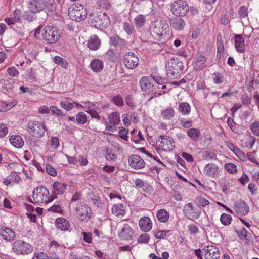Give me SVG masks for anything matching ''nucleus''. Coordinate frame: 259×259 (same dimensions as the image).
I'll return each mask as SVG.
<instances>
[{
    "instance_id": "obj_1",
    "label": "nucleus",
    "mask_w": 259,
    "mask_h": 259,
    "mask_svg": "<svg viewBox=\"0 0 259 259\" xmlns=\"http://www.w3.org/2000/svg\"><path fill=\"white\" fill-rule=\"evenodd\" d=\"M89 18L95 27L99 29L107 28L110 23L109 16L100 11L92 10Z\"/></svg>"
},
{
    "instance_id": "obj_2",
    "label": "nucleus",
    "mask_w": 259,
    "mask_h": 259,
    "mask_svg": "<svg viewBox=\"0 0 259 259\" xmlns=\"http://www.w3.org/2000/svg\"><path fill=\"white\" fill-rule=\"evenodd\" d=\"M166 67L167 76L174 79L183 73L184 65L178 57H172L167 61Z\"/></svg>"
},
{
    "instance_id": "obj_3",
    "label": "nucleus",
    "mask_w": 259,
    "mask_h": 259,
    "mask_svg": "<svg viewBox=\"0 0 259 259\" xmlns=\"http://www.w3.org/2000/svg\"><path fill=\"white\" fill-rule=\"evenodd\" d=\"M33 199L32 201L30 199L29 202L33 203H44L48 204L53 201L52 200V195H50L49 190L44 186H39L34 189L33 191Z\"/></svg>"
},
{
    "instance_id": "obj_4",
    "label": "nucleus",
    "mask_w": 259,
    "mask_h": 259,
    "mask_svg": "<svg viewBox=\"0 0 259 259\" xmlns=\"http://www.w3.org/2000/svg\"><path fill=\"white\" fill-rule=\"evenodd\" d=\"M68 14L70 19L79 22L85 19L87 12L83 6L77 3L71 5L69 8Z\"/></svg>"
},
{
    "instance_id": "obj_5",
    "label": "nucleus",
    "mask_w": 259,
    "mask_h": 259,
    "mask_svg": "<svg viewBox=\"0 0 259 259\" xmlns=\"http://www.w3.org/2000/svg\"><path fill=\"white\" fill-rule=\"evenodd\" d=\"M28 132L31 136L41 138L45 135L47 127L45 123L36 120L30 121L27 124Z\"/></svg>"
},
{
    "instance_id": "obj_6",
    "label": "nucleus",
    "mask_w": 259,
    "mask_h": 259,
    "mask_svg": "<svg viewBox=\"0 0 259 259\" xmlns=\"http://www.w3.org/2000/svg\"><path fill=\"white\" fill-rule=\"evenodd\" d=\"M12 250L17 255H26L33 252V248L29 243L18 240L13 242Z\"/></svg>"
},
{
    "instance_id": "obj_7",
    "label": "nucleus",
    "mask_w": 259,
    "mask_h": 259,
    "mask_svg": "<svg viewBox=\"0 0 259 259\" xmlns=\"http://www.w3.org/2000/svg\"><path fill=\"white\" fill-rule=\"evenodd\" d=\"M42 37L46 42L50 44H55L60 38L58 30L53 26H47L44 28Z\"/></svg>"
},
{
    "instance_id": "obj_8",
    "label": "nucleus",
    "mask_w": 259,
    "mask_h": 259,
    "mask_svg": "<svg viewBox=\"0 0 259 259\" xmlns=\"http://www.w3.org/2000/svg\"><path fill=\"white\" fill-rule=\"evenodd\" d=\"M183 212L189 219L194 220L200 217L202 209L197 204L195 205L192 203H188L184 206Z\"/></svg>"
},
{
    "instance_id": "obj_9",
    "label": "nucleus",
    "mask_w": 259,
    "mask_h": 259,
    "mask_svg": "<svg viewBox=\"0 0 259 259\" xmlns=\"http://www.w3.org/2000/svg\"><path fill=\"white\" fill-rule=\"evenodd\" d=\"M172 13L176 16L183 17L186 16L189 10L187 3L183 0L175 1L170 6Z\"/></svg>"
},
{
    "instance_id": "obj_10",
    "label": "nucleus",
    "mask_w": 259,
    "mask_h": 259,
    "mask_svg": "<svg viewBox=\"0 0 259 259\" xmlns=\"http://www.w3.org/2000/svg\"><path fill=\"white\" fill-rule=\"evenodd\" d=\"M77 218L81 221H88L91 218V209L83 202L77 204L76 207Z\"/></svg>"
},
{
    "instance_id": "obj_11",
    "label": "nucleus",
    "mask_w": 259,
    "mask_h": 259,
    "mask_svg": "<svg viewBox=\"0 0 259 259\" xmlns=\"http://www.w3.org/2000/svg\"><path fill=\"white\" fill-rule=\"evenodd\" d=\"M167 25L161 21H157L152 24L150 27V32L152 35L156 37H160L166 33Z\"/></svg>"
},
{
    "instance_id": "obj_12",
    "label": "nucleus",
    "mask_w": 259,
    "mask_h": 259,
    "mask_svg": "<svg viewBox=\"0 0 259 259\" xmlns=\"http://www.w3.org/2000/svg\"><path fill=\"white\" fill-rule=\"evenodd\" d=\"M139 58L133 52L126 53L123 57V63L129 69L136 68L139 64Z\"/></svg>"
},
{
    "instance_id": "obj_13",
    "label": "nucleus",
    "mask_w": 259,
    "mask_h": 259,
    "mask_svg": "<svg viewBox=\"0 0 259 259\" xmlns=\"http://www.w3.org/2000/svg\"><path fill=\"white\" fill-rule=\"evenodd\" d=\"M159 144V146L162 148L164 151H171L175 148L174 141L170 137H164L161 136L159 139L156 140V144Z\"/></svg>"
},
{
    "instance_id": "obj_14",
    "label": "nucleus",
    "mask_w": 259,
    "mask_h": 259,
    "mask_svg": "<svg viewBox=\"0 0 259 259\" xmlns=\"http://www.w3.org/2000/svg\"><path fill=\"white\" fill-rule=\"evenodd\" d=\"M142 90L144 92L153 93L155 94L156 91L153 84V80L151 77L143 76L139 82Z\"/></svg>"
},
{
    "instance_id": "obj_15",
    "label": "nucleus",
    "mask_w": 259,
    "mask_h": 259,
    "mask_svg": "<svg viewBox=\"0 0 259 259\" xmlns=\"http://www.w3.org/2000/svg\"><path fill=\"white\" fill-rule=\"evenodd\" d=\"M120 122V114L118 112H114L108 116V124L106 129L109 131L114 132L117 130V125Z\"/></svg>"
},
{
    "instance_id": "obj_16",
    "label": "nucleus",
    "mask_w": 259,
    "mask_h": 259,
    "mask_svg": "<svg viewBox=\"0 0 259 259\" xmlns=\"http://www.w3.org/2000/svg\"><path fill=\"white\" fill-rule=\"evenodd\" d=\"M48 2L44 0H29L28 7L31 12L38 13L47 6Z\"/></svg>"
},
{
    "instance_id": "obj_17",
    "label": "nucleus",
    "mask_w": 259,
    "mask_h": 259,
    "mask_svg": "<svg viewBox=\"0 0 259 259\" xmlns=\"http://www.w3.org/2000/svg\"><path fill=\"white\" fill-rule=\"evenodd\" d=\"M66 187L67 185L65 183L55 181L52 185V200H54L57 198L58 195L63 194L66 191Z\"/></svg>"
},
{
    "instance_id": "obj_18",
    "label": "nucleus",
    "mask_w": 259,
    "mask_h": 259,
    "mask_svg": "<svg viewBox=\"0 0 259 259\" xmlns=\"http://www.w3.org/2000/svg\"><path fill=\"white\" fill-rule=\"evenodd\" d=\"M202 251L206 259H218L220 257L219 250L212 245L204 246Z\"/></svg>"
},
{
    "instance_id": "obj_19",
    "label": "nucleus",
    "mask_w": 259,
    "mask_h": 259,
    "mask_svg": "<svg viewBox=\"0 0 259 259\" xmlns=\"http://www.w3.org/2000/svg\"><path fill=\"white\" fill-rule=\"evenodd\" d=\"M128 162L129 165L135 169H140L145 166L144 160L137 154L131 155L128 158Z\"/></svg>"
},
{
    "instance_id": "obj_20",
    "label": "nucleus",
    "mask_w": 259,
    "mask_h": 259,
    "mask_svg": "<svg viewBox=\"0 0 259 259\" xmlns=\"http://www.w3.org/2000/svg\"><path fill=\"white\" fill-rule=\"evenodd\" d=\"M0 236L7 241H13L16 237L15 233L13 230L7 227H3L0 228Z\"/></svg>"
},
{
    "instance_id": "obj_21",
    "label": "nucleus",
    "mask_w": 259,
    "mask_h": 259,
    "mask_svg": "<svg viewBox=\"0 0 259 259\" xmlns=\"http://www.w3.org/2000/svg\"><path fill=\"white\" fill-rule=\"evenodd\" d=\"M126 41L118 35H114L109 38V44L117 49L123 50L125 48Z\"/></svg>"
},
{
    "instance_id": "obj_22",
    "label": "nucleus",
    "mask_w": 259,
    "mask_h": 259,
    "mask_svg": "<svg viewBox=\"0 0 259 259\" xmlns=\"http://www.w3.org/2000/svg\"><path fill=\"white\" fill-rule=\"evenodd\" d=\"M169 23L171 27L178 31L183 30L186 25L184 19L179 16L170 18Z\"/></svg>"
},
{
    "instance_id": "obj_23",
    "label": "nucleus",
    "mask_w": 259,
    "mask_h": 259,
    "mask_svg": "<svg viewBox=\"0 0 259 259\" xmlns=\"http://www.w3.org/2000/svg\"><path fill=\"white\" fill-rule=\"evenodd\" d=\"M101 40L96 35H91L87 42V46L90 50L96 51L99 49L101 46Z\"/></svg>"
},
{
    "instance_id": "obj_24",
    "label": "nucleus",
    "mask_w": 259,
    "mask_h": 259,
    "mask_svg": "<svg viewBox=\"0 0 259 259\" xmlns=\"http://www.w3.org/2000/svg\"><path fill=\"white\" fill-rule=\"evenodd\" d=\"M235 47L238 52L243 53L246 51L244 39L241 35L236 34L234 37Z\"/></svg>"
},
{
    "instance_id": "obj_25",
    "label": "nucleus",
    "mask_w": 259,
    "mask_h": 259,
    "mask_svg": "<svg viewBox=\"0 0 259 259\" xmlns=\"http://www.w3.org/2000/svg\"><path fill=\"white\" fill-rule=\"evenodd\" d=\"M234 209L238 214L240 215H246L249 211V207L244 201L241 200H239L235 203Z\"/></svg>"
},
{
    "instance_id": "obj_26",
    "label": "nucleus",
    "mask_w": 259,
    "mask_h": 259,
    "mask_svg": "<svg viewBox=\"0 0 259 259\" xmlns=\"http://www.w3.org/2000/svg\"><path fill=\"white\" fill-rule=\"evenodd\" d=\"M203 172L208 177H217L219 174L218 167L214 164L208 163L205 166Z\"/></svg>"
},
{
    "instance_id": "obj_27",
    "label": "nucleus",
    "mask_w": 259,
    "mask_h": 259,
    "mask_svg": "<svg viewBox=\"0 0 259 259\" xmlns=\"http://www.w3.org/2000/svg\"><path fill=\"white\" fill-rule=\"evenodd\" d=\"M139 227L144 232L150 231L152 227V223L150 219L148 217L141 218L139 222Z\"/></svg>"
},
{
    "instance_id": "obj_28",
    "label": "nucleus",
    "mask_w": 259,
    "mask_h": 259,
    "mask_svg": "<svg viewBox=\"0 0 259 259\" xmlns=\"http://www.w3.org/2000/svg\"><path fill=\"white\" fill-rule=\"evenodd\" d=\"M133 233L134 231L132 228L128 224H125L120 232L119 236L121 239L128 240L132 239Z\"/></svg>"
},
{
    "instance_id": "obj_29",
    "label": "nucleus",
    "mask_w": 259,
    "mask_h": 259,
    "mask_svg": "<svg viewBox=\"0 0 259 259\" xmlns=\"http://www.w3.org/2000/svg\"><path fill=\"white\" fill-rule=\"evenodd\" d=\"M255 142V138L250 135H246L241 140L240 144L244 148H252Z\"/></svg>"
},
{
    "instance_id": "obj_30",
    "label": "nucleus",
    "mask_w": 259,
    "mask_h": 259,
    "mask_svg": "<svg viewBox=\"0 0 259 259\" xmlns=\"http://www.w3.org/2000/svg\"><path fill=\"white\" fill-rule=\"evenodd\" d=\"M56 225L58 229L63 231L69 230L70 226L69 222L64 218H58L56 220Z\"/></svg>"
},
{
    "instance_id": "obj_31",
    "label": "nucleus",
    "mask_w": 259,
    "mask_h": 259,
    "mask_svg": "<svg viewBox=\"0 0 259 259\" xmlns=\"http://www.w3.org/2000/svg\"><path fill=\"white\" fill-rule=\"evenodd\" d=\"M11 144L17 148H20L24 145V141L21 136L18 135H12L9 139Z\"/></svg>"
},
{
    "instance_id": "obj_32",
    "label": "nucleus",
    "mask_w": 259,
    "mask_h": 259,
    "mask_svg": "<svg viewBox=\"0 0 259 259\" xmlns=\"http://www.w3.org/2000/svg\"><path fill=\"white\" fill-rule=\"evenodd\" d=\"M91 69L95 72H101L104 67L103 62L99 59H95L90 63Z\"/></svg>"
},
{
    "instance_id": "obj_33",
    "label": "nucleus",
    "mask_w": 259,
    "mask_h": 259,
    "mask_svg": "<svg viewBox=\"0 0 259 259\" xmlns=\"http://www.w3.org/2000/svg\"><path fill=\"white\" fill-rule=\"evenodd\" d=\"M175 110L172 107H168L161 111V117L163 120H170L174 116Z\"/></svg>"
},
{
    "instance_id": "obj_34",
    "label": "nucleus",
    "mask_w": 259,
    "mask_h": 259,
    "mask_svg": "<svg viewBox=\"0 0 259 259\" xmlns=\"http://www.w3.org/2000/svg\"><path fill=\"white\" fill-rule=\"evenodd\" d=\"M206 61V57L199 53L196 55L193 63V68L195 70H198L202 67Z\"/></svg>"
},
{
    "instance_id": "obj_35",
    "label": "nucleus",
    "mask_w": 259,
    "mask_h": 259,
    "mask_svg": "<svg viewBox=\"0 0 259 259\" xmlns=\"http://www.w3.org/2000/svg\"><path fill=\"white\" fill-rule=\"evenodd\" d=\"M126 206L123 204H116L113 205L111 210L112 212L116 215H123L125 212Z\"/></svg>"
},
{
    "instance_id": "obj_36",
    "label": "nucleus",
    "mask_w": 259,
    "mask_h": 259,
    "mask_svg": "<svg viewBox=\"0 0 259 259\" xmlns=\"http://www.w3.org/2000/svg\"><path fill=\"white\" fill-rule=\"evenodd\" d=\"M191 107L187 102L180 103L178 106L179 111L183 115H188L191 112Z\"/></svg>"
},
{
    "instance_id": "obj_37",
    "label": "nucleus",
    "mask_w": 259,
    "mask_h": 259,
    "mask_svg": "<svg viewBox=\"0 0 259 259\" xmlns=\"http://www.w3.org/2000/svg\"><path fill=\"white\" fill-rule=\"evenodd\" d=\"M157 218L160 222L165 223L168 220L169 214L165 209H160L157 212Z\"/></svg>"
},
{
    "instance_id": "obj_38",
    "label": "nucleus",
    "mask_w": 259,
    "mask_h": 259,
    "mask_svg": "<svg viewBox=\"0 0 259 259\" xmlns=\"http://www.w3.org/2000/svg\"><path fill=\"white\" fill-rule=\"evenodd\" d=\"M134 22L137 28L143 27L146 22L145 16L141 14L138 15L135 18Z\"/></svg>"
},
{
    "instance_id": "obj_39",
    "label": "nucleus",
    "mask_w": 259,
    "mask_h": 259,
    "mask_svg": "<svg viewBox=\"0 0 259 259\" xmlns=\"http://www.w3.org/2000/svg\"><path fill=\"white\" fill-rule=\"evenodd\" d=\"M217 57L220 58L224 51V46L222 41V38L221 35H218L217 37Z\"/></svg>"
},
{
    "instance_id": "obj_40",
    "label": "nucleus",
    "mask_w": 259,
    "mask_h": 259,
    "mask_svg": "<svg viewBox=\"0 0 259 259\" xmlns=\"http://www.w3.org/2000/svg\"><path fill=\"white\" fill-rule=\"evenodd\" d=\"M187 134L192 140L194 141H197L200 135V133L198 128H193L188 130L187 131Z\"/></svg>"
},
{
    "instance_id": "obj_41",
    "label": "nucleus",
    "mask_w": 259,
    "mask_h": 259,
    "mask_svg": "<svg viewBox=\"0 0 259 259\" xmlns=\"http://www.w3.org/2000/svg\"><path fill=\"white\" fill-rule=\"evenodd\" d=\"M94 109L95 110H87L85 112L90 114L92 118H94L97 121H99L101 119V117L99 116V113L101 112V109L100 108H95Z\"/></svg>"
},
{
    "instance_id": "obj_42",
    "label": "nucleus",
    "mask_w": 259,
    "mask_h": 259,
    "mask_svg": "<svg viewBox=\"0 0 259 259\" xmlns=\"http://www.w3.org/2000/svg\"><path fill=\"white\" fill-rule=\"evenodd\" d=\"M230 233L232 234L233 236H234L233 239H235L236 237L238 236L240 239L242 240L245 239L247 235V231L244 228L242 229L240 231H232V232L231 233L230 232Z\"/></svg>"
},
{
    "instance_id": "obj_43",
    "label": "nucleus",
    "mask_w": 259,
    "mask_h": 259,
    "mask_svg": "<svg viewBox=\"0 0 259 259\" xmlns=\"http://www.w3.org/2000/svg\"><path fill=\"white\" fill-rule=\"evenodd\" d=\"M122 28L128 35H132L134 32V27L132 23L124 22L122 24Z\"/></svg>"
},
{
    "instance_id": "obj_44",
    "label": "nucleus",
    "mask_w": 259,
    "mask_h": 259,
    "mask_svg": "<svg viewBox=\"0 0 259 259\" xmlns=\"http://www.w3.org/2000/svg\"><path fill=\"white\" fill-rule=\"evenodd\" d=\"M74 104H75V102H70L68 100H65L60 102V106L67 111H69L73 108Z\"/></svg>"
},
{
    "instance_id": "obj_45",
    "label": "nucleus",
    "mask_w": 259,
    "mask_h": 259,
    "mask_svg": "<svg viewBox=\"0 0 259 259\" xmlns=\"http://www.w3.org/2000/svg\"><path fill=\"white\" fill-rule=\"evenodd\" d=\"M76 122L80 124H84L87 121V116L85 113L79 112L76 115Z\"/></svg>"
},
{
    "instance_id": "obj_46",
    "label": "nucleus",
    "mask_w": 259,
    "mask_h": 259,
    "mask_svg": "<svg viewBox=\"0 0 259 259\" xmlns=\"http://www.w3.org/2000/svg\"><path fill=\"white\" fill-rule=\"evenodd\" d=\"M105 157L107 161H113L117 158V155L112 149H107Z\"/></svg>"
},
{
    "instance_id": "obj_47",
    "label": "nucleus",
    "mask_w": 259,
    "mask_h": 259,
    "mask_svg": "<svg viewBox=\"0 0 259 259\" xmlns=\"http://www.w3.org/2000/svg\"><path fill=\"white\" fill-rule=\"evenodd\" d=\"M100 199L98 195H95L93 193L89 195V200L92 201L93 204L98 207L101 206V205Z\"/></svg>"
},
{
    "instance_id": "obj_48",
    "label": "nucleus",
    "mask_w": 259,
    "mask_h": 259,
    "mask_svg": "<svg viewBox=\"0 0 259 259\" xmlns=\"http://www.w3.org/2000/svg\"><path fill=\"white\" fill-rule=\"evenodd\" d=\"M105 57L111 62H115L118 58L116 53L112 49H109L105 53Z\"/></svg>"
},
{
    "instance_id": "obj_49",
    "label": "nucleus",
    "mask_w": 259,
    "mask_h": 259,
    "mask_svg": "<svg viewBox=\"0 0 259 259\" xmlns=\"http://www.w3.org/2000/svg\"><path fill=\"white\" fill-rule=\"evenodd\" d=\"M170 230H162L158 231L155 234V237L157 239H166V237L170 234Z\"/></svg>"
},
{
    "instance_id": "obj_50",
    "label": "nucleus",
    "mask_w": 259,
    "mask_h": 259,
    "mask_svg": "<svg viewBox=\"0 0 259 259\" xmlns=\"http://www.w3.org/2000/svg\"><path fill=\"white\" fill-rule=\"evenodd\" d=\"M238 15L241 18H245L248 15V7L242 6L239 8Z\"/></svg>"
},
{
    "instance_id": "obj_51",
    "label": "nucleus",
    "mask_w": 259,
    "mask_h": 259,
    "mask_svg": "<svg viewBox=\"0 0 259 259\" xmlns=\"http://www.w3.org/2000/svg\"><path fill=\"white\" fill-rule=\"evenodd\" d=\"M256 151H253L252 152H249L247 154L248 159L256 165H259L258 159L256 156Z\"/></svg>"
},
{
    "instance_id": "obj_52",
    "label": "nucleus",
    "mask_w": 259,
    "mask_h": 259,
    "mask_svg": "<svg viewBox=\"0 0 259 259\" xmlns=\"http://www.w3.org/2000/svg\"><path fill=\"white\" fill-rule=\"evenodd\" d=\"M14 105L4 101H0V112H6L11 109Z\"/></svg>"
},
{
    "instance_id": "obj_53",
    "label": "nucleus",
    "mask_w": 259,
    "mask_h": 259,
    "mask_svg": "<svg viewBox=\"0 0 259 259\" xmlns=\"http://www.w3.org/2000/svg\"><path fill=\"white\" fill-rule=\"evenodd\" d=\"M250 128L254 135L259 136V121H255L252 122L250 125Z\"/></svg>"
},
{
    "instance_id": "obj_54",
    "label": "nucleus",
    "mask_w": 259,
    "mask_h": 259,
    "mask_svg": "<svg viewBox=\"0 0 259 259\" xmlns=\"http://www.w3.org/2000/svg\"><path fill=\"white\" fill-rule=\"evenodd\" d=\"M150 240V236L147 234H143L140 235L138 239L137 242L139 243H147L149 242Z\"/></svg>"
},
{
    "instance_id": "obj_55",
    "label": "nucleus",
    "mask_w": 259,
    "mask_h": 259,
    "mask_svg": "<svg viewBox=\"0 0 259 259\" xmlns=\"http://www.w3.org/2000/svg\"><path fill=\"white\" fill-rule=\"evenodd\" d=\"M50 111L51 112L52 114L58 117L65 115L61 109H59L57 107L55 106H51L50 107Z\"/></svg>"
},
{
    "instance_id": "obj_56",
    "label": "nucleus",
    "mask_w": 259,
    "mask_h": 259,
    "mask_svg": "<svg viewBox=\"0 0 259 259\" xmlns=\"http://www.w3.org/2000/svg\"><path fill=\"white\" fill-rule=\"evenodd\" d=\"M112 101L118 106H122L123 105V99L120 95L114 96L112 99Z\"/></svg>"
},
{
    "instance_id": "obj_57",
    "label": "nucleus",
    "mask_w": 259,
    "mask_h": 259,
    "mask_svg": "<svg viewBox=\"0 0 259 259\" xmlns=\"http://www.w3.org/2000/svg\"><path fill=\"white\" fill-rule=\"evenodd\" d=\"M8 177L10 178V180L12 183H18L21 180L20 177L16 172H11V175Z\"/></svg>"
},
{
    "instance_id": "obj_58",
    "label": "nucleus",
    "mask_w": 259,
    "mask_h": 259,
    "mask_svg": "<svg viewBox=\"0 0 259 259\" xmlns=\"http://www.w3.org/2000/svg\"><path fill=\"white\" fill-rule=\"evenodd\" d=\"M5 22L8 25H10L11 27L15 30L16 31L20 32V30L19 29H16L14 27V25L15 23H16V21L14 20V18L13 17L10 18V17H6L5 19Z\"/></svg>"
},
{
    "instance_id": "obj_59",
    "label": "nucleus",
    "mask_w": 259,
    "mask_h": 259,
    "mask_svg": "<svg viewBox=\"0 0 259 259\" xmlns=\"http://www.w3.org/2000/svg\"><path fill=\"white\" fill-rule=\"evenodd\" d=\"M81 234L83 237V240L88 243L92 242V233L90 232H82Z\"/></svg>"
},
{
    "instance_id": "obj_60",
    "label": "nucleus",
    "mask_w": 259,
    "mask_h": 259,
    "mask_svg": "<svg viewBox=\"0 0 259 259\" xmlns=\"http://www.w3.org/2000/svg\"><path fill=\"white\" fill-rule=\"evenodd\" d=\"M46 170L49 175L52 176H56L57 175V173L56 170L51 165L47 164Z\"/></svg>"
},
{
    "instance_id": "obj_61",
    "label": "nucleus",
    "mask_w": 259,
    "mask_h": 259,
    "mask_svg": "<svg viewBox=\"0 0 259 259\" xmlns=\"http://www.w3.org/2000/svg\"><path fill=\"white\" fill-rule=\"evenodd\" d=\"M241 100L243 104L249 105L251 103V98L247 94H244L241 97Z\"/></svg>"
},
{
    "instance_id": "obj_62",
    "label": "nucleus",
    "mask_w": 259,
    "mask_h": 259,
    "mask_svg": "<svg viewBox=\"0 0 259 259\" xmlns=\"http://www.w3.org/2000/svg\"><path fill=\"white\" fill-rule=\"evenodd\" d=\"M8 133V128L6 124H0V138L4 137Z\"/></svg>"
},
{
    "instance_id": "obj_63",
    "label": "nucleus",
    "mask_w": 259,
    "mask_h": 259,
    "mask_svg": "<svg viewBox=\"0 0 259 259\" xmlns=\"http://www.w3.org/2000/svg\"><path fill=\"white\" fill-rule=\"evenodd\" d=\"M22 15V13L21 11L19 9H16L13 12V17L14 20L16 21V22H19L21 20V17Z\"/></svg>"
},
{
    "instance_id": "obj_64",
    "label": "nucleus",
    "mask_w": 259,
    "mask_h": 259,
    "mask_svg": "<svg viewBox=\"0 0 259 259\" xmlns=\"http://www.w3.org/2000/svg\"><path fill=\"white\" fill-rule=\"evenodd\" d=\"M234 153L242 161L246 159V157L245 154L239 149H235Z\"/></svg>"
}]
</instances>
